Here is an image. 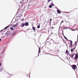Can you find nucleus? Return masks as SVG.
<instances>
[{
	"label": "nucleus",
	"instance_id": "1",
	"mask_svg": "<svg viewBox=\"0 0 78 78\" xmlns=\"http://www.w3.org/2000/svg\"><path fill=\"white\" fill-rule=\"evenodd\" d=\"M67 29H69V30H71L70 28H69V27H67L66 26H64L63 27H62L61 30H65Z\"/></svg>",
	"mask_w": 78,
	"mask_h": 78
},
{
	"label": "nucleus",
	"instance_id": "2",
	"mask_svg": "<svg viewBox=\"0 0 78 78\" xmlns=\"http://www.w3.org/2000/svg\"><path fill=\"white\" fill-rule=\"evenodd\" d=\"M20 6H21V7L20 9L21 8H22V7L23 8V6H24V7H25V5H24V4L23 3V2H20Z\"/></svg>",
	"mask_w": 78,
	"mask_h": 78
},
{
	"label": "nucleus",
	"instance_id": "3",
	"mask_svg": "<svg viewBox=\"0 0 78 78\" xmlns=\"http://www.w3.org/2000/svg\"><path fill=\"white\" fill-rule=\"evenodd\" d=\"M12 30H9V31H7V33H6V34L8 36L10 35L11 34V31Z\"/></svg>",
	"mask_w": 78,
	"mask_h": 78
},
{
	"label": "nucleus",
	"instance_id": "4",
	"mask_svg": "<svg viewBox=\"0 0 78 78\" xmlns=\"http://www.w3.org/2000/svg\"><path fill=\"white\" fill-rule=\"evenodd\" d=\"M71 67L74 70H75L77 68V66L75 65H73L71 66Z\"/></svg>",
	"mask_w": 78,
	"mask_h": 78
},
{
	"label": "nucleus",
	"instance_id": "5",
	"mask_svg": "<svg viewBox=\"0 0 78 78\" xmlns=\"http://www.w3.org/2000/svg\"><path fill=\"white\" fill-rule=\"evenodd\" d=\"M10 26H11V23L9 25H8L7 27H5L2 30H6V29H7V28H9V27H10Z\"/></svg>",
	"mask_w": 78,
	"mask_h": 78
},
{
	"label": "nucleus",
	"instance_id": "6",
	"mask_svg": "<svg viewBox=\"0 0 78 78\" xmlns=\"http://www.w3.org/2000/svg\"><path fill=\"white\" fill-rule=\"evenodd\" d=\"M64 22V21L63 20H62L61 21L60 24L59 26V28L58 30H60L61 29V24H62V23H63Z\"/></svg>",
	"mask_w": 78,
	"mask_h": 78
},
{
	"label": "nucleus",
	"instance_id": "7",
	"mask_svg": "<svg viewBox=\"0 0 78 78\" xmlns=\"http://www.w3.org/2000/svg\"><path fill=\"white\" fill-rule=\"evenodd\" d=\"M18 26V23H17L16 24H15L14 25H13L12 26V27H14V28H15V27H17Z\"/></svg>",
	"mask_w": 78,
	"mask_h": 78
},
{
	"label": "nucleus",
	"instance_id": "8",
	"mask_svg": "<svg viewBox=\"0 0 78 78\" xmlns=\"http://www.w3.org/2000/svg\"><path fill=\"white\" fill-rule=\"evenodd\" d=\"M69 41H70V45L71 47H73V41L71 40H69Z\"/></svg>",
	"mask_w": 78,
	"mask_h": 78
},
{
	"label": "nucleus",
	"instance_id": "9",
	"mask_svg": "<svg viewBox=\"0 0 78 78\" xmlns=\"http://www.w3.org/2000/svg\"><path fill=\"white\" fill-rule=\"evenodd\" d=\"M24 23L25 24V26H26V27L28 26V25H29V23L28 22H26Z\"/></svg>",
	"mask_w": 78,
	"mask_h": 78
},
{
	"label": "nucleus",
	"instance_id": "10",
	"mask_svg": "<svg viewBox=\"0 0 78 78\" xmlns=\"http://www.w3.org/2000/svg\"><path fill=\"white\" fill-rule=\"evenodd\" d=\"M57 13H58V14H61V10L59 9L57 10Z\"/></svg>",
	"mask_w": 78,
	"mask_h": 78
},
{
	"label": "nucleus",
	"instance_id": "11",
	"mask_svg": "<svg viewBox=\"0 0 78 78\" xmlns=\"http://www.w3.org/2000/svg\"><path fill=\"white\" fill-rule=\"evenodd\" d=\"M78 58V55L76 54L75 56V58H74V60H76Z\"/></svg>",
	"mask_w": 78,
	"mask_h": 78
},
{
	"label": "nucleus",
	"instance_id": "12",
	"mask_svg": "<svg viewBox=\"0 0 78 78\" xmlns=\"http://www.w3.org/2000/svg\"><path fill=\"white\" fill-rule=\"evenodd\" d=\"M25 23H23L22 24H21V27H23L25 25Z\"/></svg>",
	"mask_w": 78,
	"mask_h": 78
},
{
	"label": "nucleus",
	"instance_id": "13",
	"mask_svg": "<svg viewBox=\"0 0 78 78\" xmlns=\"http://www.w3.org/2000/svg\"><path fill=\"white\" fill-rule=\"evenodd\" d=\"M49 8H52V6L51 5V4H50L49 6Z\"/></svg>",
	"mask_w": 78,
	"mask_h": 78
},
{
	"label": "nucleus",
	"instance_id": "14",
	"mask_svg": "<svg viewBox=\"0 0 78 78\" xmlns=\"http://www.w3.org/2000/svg\"><path fill=\"white\" fill-rule=\"evenodd\" d=\"M41 49L39 47V51H38V53H40L41 52Z\"/></svg>",
	"mask_w": 78,
	"mask_h": 78
},
{
	"label": "nucleus",
	"instance_id": "15",
	"mask_svg": "<svg viewBox=\"0 0 78 78\" xmlns=\"http://www.w3.org/2000/svg\"><path fill=\"white\" fill-rule=\"evenodd\" d=\"M32 29L33 30H36V27H34L33 26H32Z\"/></svg>",
	"mask_w": 78,
	"mask_h": 78
},
{
	"label": "nucleus",
	"instance_id": "16",
	"mask_svg": "<svg viewBox=\"0 0 78 78\" xmlns=\"http://www.w3.org/2000/svg\"><path fill=\"white\" fill-rule=\"evenodd\" d=\"M8 29H10V30H14V28L12 27H11L10 28H9Z\"/></svg>",
	"mask_w": 78,
	"mask_h": 78
},
{
	"label": "nucleus",
	"instance_id": "17",
	"mask_svg": "<svg viewBox=\"0 0 78 78\" xmlns=\"http://www.w3.org/2000/svg\"><path fill=\"white\" fill-rule=\"evenodd\" d=\"M37 28L38 29L40 28V24L38 25L37 26Z\"/></svg>",
	"mask_w": 78,
	"mask_h": 78
},
{
	"label": "nucleus",
	"instance_id": "18",
	"mask_svg": "<svg viewBox=\"0 0 78 78\" xmlns=\"http://www.w3.org/2000/svg\"><path fill=\"white\" fill-rule=\"evenodd\" d=\"M74 54H73V55H71V58H73L74 56Z\"/></svg>",
	"mask_w": 78,
	"mask_h": 78
},
{
	"label": "nucleus",
	"instance_id": "19",
	"mask_svg": "<svg viewBox=\"0 0 78 78\" xmlns=\"http://www.w3.org/2000/svg\"><path fill=\"white\" fill-rule=\"evenodd\" d=\"M51 5L52 6H55V5H54V4H53V3H51Z\"/></svg>",
	"mask_w": 78,
	"mask_h": 78
},
{
	"label": "nucleus",
	"instance_id": "20",
	"mask_svg": "<svg viewBox=\"0 0 78 78\" xmlns=\"http://www.w3.org/2000/svg\"><path fill=\"white\" fill-rule=\"evenodd\" d=\"M74 50V49L73 48H72L71 49V51L72 52H73Z\"/></svg>",
	"mask_w": 78,
	"mask_h": 78
},
{
	"label": "nucleus",
	"instance_id": "21",
	"mask_svg": "<svg viewBox=\"0 0 78 78\" xmlns=\"http://www.w3.org/2000/svg\"><path fill=\"white\" fill-rule=\"evenodd\" d=\"M66 54H67V55H68V51L67 50H66Z\"/></svg>",
	"mask_w": 78,
	"mask_h": 78
},
{
	"label": "nucleus",
	"instance_id": "22",
	"mask_svg": "<svg viewBox=\"0 0 78 78\" xmlns=\"http://www.w3.org/2000/svg\"><path fill=\"white\" fill-rule=\"evenodd\" d=\"M51 1V0H48L47 3H49V2H50Z\"/></svg>",
	"mask_w": 78,
	"mask_h": 78
},
{
	"label": "nucleus",
	"instance_id": "23",
	"mask_svg": "<svg viewBox=\"0 0 78 78\" xmlns=\"http://www.w3.org/2000/svg\"><path fill=\"white\" fill-rule=\"evenodd\" d=\"M21 21L22 22L23 21H24V19L23 18V19H21Z\"/></svg>",
	"mask_w": 78,
	"mask_h": 78
},
{
	"label": "nucleus",
	"instance_id": "24",
	"mask_svg": "<svg viewBox=\"0 0 78 78\" xmlns=\"http://www.w3.org/2000/svg\"><path fill=\"white\" fill-rule=\"evenodd\" d=\"M22 16V14H20L19 16V17H21Z\"/></svg>",
	"mask_w": 78,
	"mask_h": 78
},
{
	"label": "nucleus",
	"instance_id": "25",
	"mask_svg": "<svg viewBox=\"0 0 78 78\" xmlns=\"http://www.w3.org/2000/svg\"><path fill=\"white\" fill-rule=\"evenodd\" d=\"M55 8H56V9H57V10H58V9H58V8H57V7H56V6H55Z\"/></svg>",
	"mask_w": 78,
	"mask_h": 78
},
{
	"label": "nucleus",
	"instance_id": "26",
	"mask_svg": "<svg viewBox=\"0 0 78 78\" xmlns=\"http://www.w3.org/2000/svg\"><path fill=\"white\" fill-rule=\"evenodd\" d=\"M29 2H28V3H31V2H32L30 0H29Z\"/></svg>",
	"mask_w": 78,
	"mask_h": 78
},
{
	"label": "nucleus",
	"instance_id": "27",
	"mask_svg": "<svg viewBox=\"0 0 78 78\" xmlns=\"http://www.w3.org/2000/svg\"><path fill=\"white\" fill-rule=\"evenodd\" d=\"M51 22L52 20V19H50L49 20Z\"/></svg>",
	"mask_w": 78,
	"mask_h": 78
},
{
	"label": "nucleus",
	"instance_id": "28",
	"mask_svg": "<svg viewBox=\"0 0 78 78\" xmlns=\"http://www.w3.org/2000/svg\"><path fill=\"white\" fill-rule=\"evenodd\" d=\"M58 18H60V19H61V18H62V17H61L59 16L58 17Z\"/></svg>",
	"mask_w": 78,
	"mask_h": 78
},
{
	"label": "nucleus",
	"instance_id": "29",
	"mask_svg": "<svg viewBox=\"0 0 78 78\" xmlns=\"http://www.w3.org/2000/svg\"><path fill=\"white\" fill-rule=\"evenodd\" d=\"M64 38H65V39H66V40H67V38H66V37L65 36H64Z\"/></svg>",
	"mask_w": 78,
	"mask_h": 78
},
{
	"label": "nucleus",
	"instance_id": "30",
	"mask_svg": "<svg viewBox=\"0 0 78 78\" xmlns=\"http://www.w3.org/2000/svg\"><path fill=\"white\" fill-rule=\"evenodd\" d=\"M18 6H19V8H20V6H21V5H19Z\"/></svg>",
	"mask_w": 78,
	"mask_h": 78
},
{
	"label": "nucleus",
	"instance_id": "31",
	"mask_svg": "<svg viewBox=\"0 0 78 78\" xmlns=\"http://www.w3.org/2000/svg\"><path fill=\"white\" fill-rule=\"evenodd\" d=\"M51 21H50L49 22V24L50 25H51Z\"/></svg>",
	"mask_w": 78,
	"mask_h": 78
},
{
	"label": "nucleus",
	"instance_id": "32",
	"mask_svg": "<svg viewBox=\"0 0 78 78\" xmlns=\"http://www.w3.org/2000/svg\"><path fill=\"white\" fill-rule=\"evenodd\" d=\"M17 19H18V18H17V19H15V22H16V21H17Z\"/></svg>",
	"mask_w": 78,
	"mask_h": 78
},
{
	"label": "nucleus",
	"instance_id": "33",
	"mask_svg": "<svg viewBox=\"0 0 78 78\" xmlns=\"http://www.w3.org/2000/svg\"><path fill=\"white\" fill-rule=\"evenodd\" d=\"M53 28H54L53 27H51V29H53Z\"/></svg>",
	"mask_w": 78,
	"mask_h": 78
},
{
	"label": "nucleus",
	"instance_id": "34",
	"mask_svg": "<svg viewBox=\"0 0 78 78\" xmlns=\"http://www.w3.org/2000/svg\"><path fill=\"white\" fill-rule=\"evenodd\" d=\"M47 13H49V14H51H51H50V13L49 12H47Z\"/></svg>",
	"mask_w": 78,
	"mask_h": 78
},
{
	"label": "nucleus",
	"instance_id": "35",
	"mask_svg": "<svg viewBox=\"0 0 78 78\" xmlns=\"http://www.w3.org/2000/svg\"><path fill=\"white\" fill-rule=\"evenodd\" d=\"M75 44H76V41H75Z\"/></svg>",
	"mask_w": 78,
	"mask_h": 78
},
{
	"label": "nucleus",
	"instance_id": "36",
	"mask_svg": "<svg viewBox=\"0 0 78 78\" xmlns=\"http://www.w3.org/2000/svg\"><path fill=\"white\" fill-rule=\"evenodd\" d=\"M32 2H33V0H30Z\"/></svg>",
	"mask_w": 78,
	"mask_h": 78
},
{
	"label": "nucleus",
	"instance_id": "37",
	"mask_svg": "<svg viewBox=\"0 0 78 78\" xmlns=\"http://www.w3.org/2000/svg\"><path fill=\"white\" fill-rule=\"evenodd\" d=\"M27 30H32L31 29H30V28H29V29H28Z\"/></svg>",
	"mask_w": 78,
	"mask_h": 78
},
{
	"label": "nucleus",
	"instance_id": "38",
	"mask_svg": "<svg viewBox=\"0 0 78 78\" xmlns=\"http://www.w3.org/2000/svg\"><path fill=\"white\" fill-rule=\"evenodd\" d=\"M53 23H54V25H55V22H54V21H53Z\"/></svg>",
	"mask_w": 78,
	"mask_h": 78
},
{
	"label": "nucleus",
	"instance_id": "39",
	"mask_svg": "<svg viewBox=\"0 0 78 78\" xmlns=\"http://www.w3.org/2000/svg\"><path fill=\"white\" fill-rule=\"evenodd\" d=\"M17 12H16V15L15 16H17Z\"/></svg>",
	"mask_w": 78,
	"mask_h": 78
},
{
	"label": "nucleus",
	"instance_id": "40",
	"mask_svg": "<svg viewBox=\"0 0 78 78\" xmlns=\"http://www.w3.org/2000/svg\"><path fill=\"white\" fill-rule=\"evenodd\" d=\"M2 64L1 63H0V66H1Z\"/></svg>",
	"mask_w": 78,
	"mask_h": 78
},
{
	"label": "nucleus",
	"instance_id": "41",
	"mask_svg": "<svg viewBox=\"0 0 78 78\" xmlns=\"http://www.w3.org/2000/svg\"><path fill=\"white\" fill-rule=\"evenodd\" d=\"M17 14H19V12H18V11H17Z\"/></svg>",
	"mask_w": 78,
	"mask_h": 78
},
{
	"label": "nucleus",
	"instance_id": "42",
	"mask_svg": "<svg viewBox=\"0 0 78 78\" xmlns=\"http://www.w3.org/2000/svg\"><path fill=\"white\" fill-rule=\"evenodd\" d=\"M47 22V23H49V21H48Z\"/></svg>",
	"mask_w": 78,
	"mask_h": 78
},
{
	"label": "nucleus",
	"instance_id": "43",
	"mask_svg": "<svg viewBox=\"0 0 78 78\" xmlns=\"http://www.w3.org/2000/svg\"><path fill=\"white\" fill-rule=\"evenodd\" d=\"M23 12V11L22 12H20V13H22V12Z\"/></svg>",
	"mask_w": 78,
	"mask_h": 78
},
{
	"label": "nucleus",
	"instance_id": "44",
	"mask_svg": "<svg viewBox=\"0 0 78 78\" xmlns=\"http://www.w3.org/2000/svg\"><path fill=\"white\" fill-rule=\"evenodd\" d=\"M67 22L69 23V24H70V23L69 22V21H67Z\"/></svg>",
	"mask_w": 78,
	"mask_h": 78
},
{
	"label": "nucleus",
	"instance_id": "45",
	"mask_svg": "<svg viewBox=\"0 0 78 78\" xmlns=\"http://www.w3.org/2000/svg\"><path fill=\"white\" fill-rule=\"evenodd\" d=\"M2 41V39H1V38H0V41Z\"/></svg>",
	"mask_w": 78,
	"mask_h": 78
},
{
	"label": "nucleus",
	"instance_id": "46",
	"mask_svg": "<svg viewBox=\"0 0 78 78\" xmlns=\"http://www.w3.org/2000/svg\"><path fill=\"white\" fill-rule=\"evenodd\" d=\"M13 20V19H12V20L11 21V22H12V21Z\"/></svg>",
	"mask_w": 78,
	"mask_h": 78
},
{
	"label": "nucleus",
	"instance_id": "47",
	"mask_svg": "<svg viewBox=\"0 0 78 78\" xmlns=\"http://www.w3.org/2000/svg\"><path fill=\"white\" fill-rule=\"evenodd\" d=\"M15 17H16V16H15V17H14V18L12 19H13V20L14 19V18H15Z\"/></svg>",
	"mask_w": 78,
	"mask_h": 78
},
{
	"label": "nucleus",
	"instance_id": "48",
	"mask_svg": "<svg viewBox=\"0 0 78 78\" xmlns=\"http://www.w3.org/2000/svg\"><path fill=\"white\" fill-rule=\"evenodd\" d=\"M72 30V31H75V30Z\"/></svg>",
	"mask_w": 78,
	"mask_h": 78
},
{
	"label": "nucleus",
	"instance_id": "49",
	"mask_svg": "<svg viewBox=\"0 0 78 78\" xmlns=\"http://www.w3.org/2000/svg\"><path fill=\"white\" fill-rule=\"evenodd\" d=\"M16 21H15L14 22V23H16Z\"/></svg>",
	"mask_w": 78,
	"mask_h": 78
},
{
	"label": "nucleus",
	"instance_id": "50",
	"mask_svg": "<svg viewBox=\"0 0 78 78\" xmlns=\"http://www.w3.org/2000/svg\"><path fill=\"white\" fill-rule=\"evenodd\" d=\"M12 25H13V24H11V26H12Z\"/></svg>",
	"mask_w": 78,
	"mask_h": 78
},
{
	"label": "nucleus",
	"instance_id": "51",
	"mask_svg": "<svg viewBox=\"0 0 78 78\" xmlns=\"http://www.w3.org/2000/svg\"><path fill=\"white\" fill-rule=\"evenodd\" d=\"M34 2V0H33V2Z\"/></svg>",
	"mask_w": 78,
	"mask_h": 78
},
{
	"label": "nucleus",
	"instance_id": "52",
	"mask_svg": "<svg viewBox=\"0 0 78 78\" xmlns=\"http://www.w3.org/2000/svg\"><path fill=\"white\" fill-rule=\"evenodd\" d=\"M63 15H66V14H64L63 13Z\"/></svg>",
	"mask_w": 78,
	"mask_h": 78
},
{
	"label": "nucleus",
	"instance_id": "53",
	"mask_svg": "<svg viewBox=\"0 0 78 78\" xmlns=\"http://www.w3.org/2000/svg\"><path fill=\"white\" fill-rule=\"evenodd\" d=\"M72 30H75V29H72Z\"/></svg>",
	"mask_w": 78,
	"mask_h": 78
},
{
	"label": "nucleus",
	"instance_id": "54",
	"mask_svg": "<svg viewBox=\"0 0 78 78\" xmlns=\"http://www.w3.org/2000/svg\"><path fill=\"white\" fill-rule=\"evenodd\" d=\"M23 2V1H24V0H22Z\"/></svg>",
	"mask_w": 78,
	"mask_h": 78
},
{
	"label": "nucleus",
	"instance_id": "55",
	"mask_svg": "<svg viewBox=\"0 0 78 78\" xmlns=\"http://www.w3.org/2000/svg\"><path fill=\"white\" fill-rule=\"evenodd\" d=\"M18 17V16H16V18H17Z\"/></svg>",
	"mask_w": 78,
	"mask_h": 78
},
{
	"label": "nucleus",
	"instance_id": "56",
	"mask_svg": "<svg viewBox=\"0 0 78 78\" xmlns=\"http://www.w3.org/2000/svg\"><path fill=\"white\" fill-rule=\"evenodd\" d=\"M34 31H35V30H34Z\"/></svg>",
	"mask_w": 78,
	"mask_h": 78
},
{
	"label": "nucleus",
	"instance_id": "57",
	"mask_svg": "<svg viewBox=\"0 0 78 78\" xmlns=\"http://www.w3.org/2000/svg\"><path fill=\"white\" fill-rule=\"evenodd\" d=\"M77 38H78V35H77Z\"/></svg>",
	"mask_w": 78,
	"mask_h": 78
},
{
	"label": "nucleus",
	"instance_id": "58",
	"mask_svg": "<svg viewBox=\"0 0 78 78\" xmlns=\"http://www.w3.org/2000/svg\"><path fill=\"white\" fill-rule=\"evenodd\" d=\"M3 31V30H1V31Z\"/></svg>",
	"mask_w": 78,
	"mask_h": 78
},
{
	"label": "nucleus",
	"instance_id": "59",
	"mask_svg": "<svg viewBox=\"0 0 78 78\" xmlns=\"http://www.w3.org/2000/svg\"><path fill=\"white\" fill-rule=\"evenodd\" d=\"M75 9H74L73 10V11H74V10H75Z\"/></svg>",
	"mask_w": 78,
	"mask_h": 78
},
{
	"label": "nucleus",
	"instance_id": "60",
	"mask_svg": "<svg viewBox=\"0 0 78 78\" xmlns=\"http://www.w3.org/2000/svg\"><path fill=\"white\" fill-rule=\"evenodd\" d=\"M12 23H14V22H12Z\"/></svg>",
	"mask_w": 78,
	"mask_h": 78
},
{
	"label": "nucleus",
	"instance_id": "61",
	"mask_svg": "<svg viewBox=\"0 0 78 78\" xmlns=\"http://www.w3.org/2000/svg\"><path fill=\"white\" fill-rule=\"evenodd\" d=\"M57 16H58V14H57Z\"/></svg>",
	"mask_w": 78,
	"mask_h": 78
},
{
	"label": "nucleus",
	"instance_id": "62",
	"mask_svg": "<svg viewBox=\"0 0 78 78\" xmlns=\"http://www.w3.org/2000/svg\"><path fill=\"white\" fill-rule=\"evenodd\" d=\"M13 24V25H14V23H13V24Z\"/></svg>",
	"mask_w": 78,
	"mask_h": 78
},
{
	"label": "nucleus",
	"instance_id": "63",
	"mask_svg": "<svg viewBox=\"0 0 78 78\" xmlns=\"http://www.w3.org/2000/svg\"><path fill=\"white\" fill-rule=\"evenodd\" d=\"M77 30H78V29H77Z\"/></svg>",
	"mask_w": 78,
	"mask_h": 78
},
{
	"label": "nucleus",
	"instance_id": "64",
	"mask_svg": "<svg viewBox=\"0 0 78 78\" xmlns=\"http://www.w3.org/2000/svg\"><path fill=\"white\" fill-rule=\"evenodd\" d=\"M65 22H66V21H65Z\"/></svg>",
	"mask_w": 78,
	"mask_h": 78
}]
</instances>
